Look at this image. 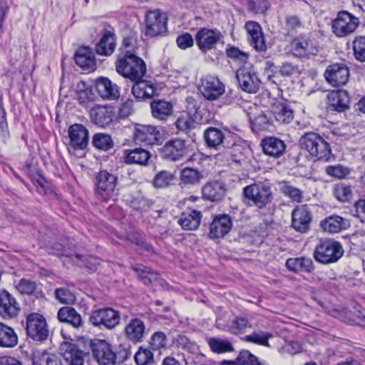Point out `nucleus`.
Wrapping results in <instances>:
<instances>
[{
	"label": "nucleus",
	"instance_id": "nucleus-1",
	"mask_svg": "<svg viewBox=\"0 0 365 365\" xmlns=\"http://www.w3.org/2000/svg\"><path fill=\"white\" fill-rule=\"evenodd\" d=\"M115 68L120 75L132 81L143 78L146 73L144 61L130 50L125 51L123 56L118 58Z\"/></svg>",
	"mask_w": 365,
	"mask_h": 365
},
{
	"label": "nucleus",
	"instance_id": "nucleus-2",
	"mask_svg": "<svg viewBox=\"0 0 365 365\" xmlns=\"http://www.w3.org/2000/svg\"><path fill=\"white\" fill-rule=\"evenodd\" d=\"M243 195L247 204L262 209L273 199L272 187L268 182L258 181L244 187Z\"/></svg>",
	"mask_w": 365,
	"mask_h": 365
},
{
	"label": "nucleus",
	"instance_id": "nucleus-3",
	"mask_svg": "<svg viewBox=\"0 0 365 365\" xmlns=\"http://www.w3.org/2000/svg\"><path fill=\"white\" fill-rule=\"evenodd\" d=\"M299 144L302 149L318 160L327 161L330 158L329 145L315 133H306L300 138Z\"/></svg>",
	"mask_w": 365,
	"mask_h": 365
},
{
	"label": "nucleus",
	"instance_id": "nucleus-4",
	"mask_svg": "<svg viewBox=\"0 0 365 365\" xmlns=\"http://www.w3.org/2000/svg\"><path fill=\"white\" fill-rule=\"evenodd\" d=\"M343 254L344 250L339 242L325 240H321L316 246L314 255L317 261L329 264L336 262Z\"/></svg>",
	"mask_w": 365,
	"mask_h": 365
},
{
	"label": "nucleus",
	"instance_id": "nucleus-5",
	"mask_svg": "<svg viewBox=\"0 0 365 365\" xmlns=\"http://www.w3.org/2000/svg\"><path fill=\"white\" fill-rule=\"evenodd\" d=\"M118 178L106 170L99 172L96 176L95 195L101 201L113 198Z\"/></svg>",
	"mask_w": 365,
	"mask_h": 365
},
{
	"label": "nucleus",
	"instance_id": "nucleus-6",
	"mask_svg": "<svg viewBox=\"0 0 365 365\" xmlns=\"http://www.w3.org/2000/svg\"><path fill=\"white\" fill-rule=\"evenodd\" d=\"M236 78L242 91L255 93L260 87L261 81L250 63H245L236 71Z\"/></svg>",
	"mask_w": 365,
	"mask_h": 365
},
{
	"label": "nucleus",
	"instance_id": "nucleus-7",
	"mask_svg": "<svg viewBox=\"0 0 365 365\" xmlns=\"http://www.w3.org/2000/svg\"><path fill=\"white\" fill-rule=\"evenodd\" d=\"M359 24L357 18L346 11H341L332 21L331 29L337 37H345L354 32Z\"/></svg>",
	"mask_w": 365,
	"mask_h": 365
},
{
	"label": "nucleus",
	"instance_id": "nucleus-8",
	"mask_svg": "<svg viewBox=\"0 0 365 365\" xmlns=\"http://www.w3.org/2000/svg\"><path fill=\"white\" fill-rule=\"evenodd\" d=\"M26 332L34 341H45L49 332L46 319L38 313L29 314L26 317Z\"/></svg>",
	"mask_w": 365,
	"mask_h": 365
},
{
	"label": "nucleus",
	"instance_id": "nucleus-9",
	"mask_svg": "<svg viewBox=\"0 0 365 365\" xmlns=\"http://www.w3.org/2000/svg\"><path fill=\"white\" fill-rule=\"evenodd\" d=\"M168 19L160 10L149 11L145 16L146 36L155 37L164 34L167 31Z\"/></svg>",
	"mask_w": 365,
	"mask_h": 365
},
{
	"label": "nucleus",
	"instance_id": "nucleus-10",
	"mask_svg": "<svg viewBox=\"0 0 365 365\" xmlns=\"http://www.w3.org/2000/svg\"><path fill=\"white\" fill-rule=\"evenodd\" d=\"M92 355L99 365H115L116 354L110 344L105 340H95L91 342Z\"/></svg>",
	"mask_w": 365,
	"mask_h": 365
},
{
	"label": "nucleus",
	"instance_id": "nucleus-11",
	"mask_svg": "<svg viewBox=\"0 0 365 365\" xmlns=\"http://www.w3.org/2000/svg\"><path fill=\"white\" fill-rule=\"evenodd\" d=\"M90 322L96 327L103 326L108 329L115 328L120 322V313L111 308H106L93 312L90 317Z\"/></svg>",
	"mask_w": 365,
	"mask_h": 365
},
{
	"label": "nucleus",
	"instance_id": "nucleus-12",
	"mask_svg": "<svg viewBox=\"0 0 365 365\" xmlns=\"http://www.w3.org/2000/svg\"><path fill=\"white\" fill-rule=\"evenodd\" d=\"M133 139L136 143L158 144L162 140V133L156 127L137 124L134 128Z\"/></svg>",
	"mask_w": 365,
	"mask_h": 365
},
{
	"label": "nucleus",
	"instance_id": "nucleus-13",
	"mask_svg": "<svg viewBox=\"0 0 365 365\" xmlns=\"http://www.w3.org/2000/svg\"><path fill=\"white\" fill-rule=\"evenodd\" d=\"M199 90L207 100H217L225 92V86L214 76H206L201 79Z\"/></svg>",
	"mask_w": 365,
	"mask_h": 365
},
{
	"label": "nucleus",
	"instance_id": "nucleus-14",
	"mask_svg": "<svg viewBox=\"0 0 365 365\" xmlns=\"http://www.w3.org/2000/svg\"><path fill=\"white\" fill-rule=\"evenodd\" d=\"M324 77L333 86H344L349 80V71L344 63L331 64L327 68Z\"/></svg>",
	"mask_w": 365,
	"mask_h": 365
},
{
	"label": "nucleus",
	"instance_id": "nucleus-15",
	"mask_svg": "<svg viewBox=\"0 0 365 365\" xmlns=\"http://www.w3.org/2000/svg\"><path fill=\"white\" fill-rule=\"evenodd\" d=\"M187 148L184 140L173 138L168 142L161 148L164 158L177 161L182 160L187 154Z\"/></svg>",
	"mask_w": 365,
	"mask_h": 365
},
{
	"label": "nucleus",
	"instance_id": "nucleus-16",
	"mask_svg": "<svg viewBox=\"0 0 365 365\" xmlns=\"http://www.w3.org/2000/svg\"><path fill=\"white\" fill-rule=\"evenodd\" d=\"M59 352L68 365H83L86 353L76 344L63 341L59 347Z\"/></svg>",
	"mask_w": 365,
	"mask_h": 365
},
{
	"label": "nucleus",
	"instance_id": "nucleus-17",
	"mask_svg": "<svg viewBox=\"0 0 365 365\" xmlns=\"http://www.w3.org/2000/svg\"><path fill=\"white\" fill-rule=\"evenodd\" d=\"M195 39L199 48L207 52L221 41L222 34L217 30L203 28L197 31Z\"/></svg>",
	"mask_w": 365,
	"mask_h": 365
},
{
	"label": "nucleus",
	"instance_id": "nucleus-18",
	"mask_svg": "<svg viewBox=\"0 0 365 365\" xmlns=\"http://www.w3.org/2000/svg\"><path fill=\"white\" fill-rule=\"evenodd\" d=\"M292 53L299 58L315 56L318 53V47L314 39L307 38H294L291 43Z\"/></svg>",
	"mask_w": 365,
	"mask_h": 365
},
{
	"label": "nucleus",
	"instance_id": "nucleus-19",
	"mask_svg": "<svg viewBox=\"0 0 365 365\" xmlns=\"http://www.w3.org/2000/svg\"><path fill=\"white\" fill-rule=\"evenodd\" d=\"M70 145L75 150H84L88 144V130L81 124H73L68 130Z\"/></svg>",
	"mask_w": 365,
	"mask_h": 365
},
{
	"label": "nucleus",
	"instance_id": "nucleus-20",
	"mask_svg": "<svg viewBox=\"0 0 365 365\" xmlns=\"http://www.w3.org/2000/svg\"><path fill=\"white\" fill-rule=\"evenodd\" d=\"M216 326L235 334L245 333L252 328L251 322L244 317H236L230 323H226L222 318H219L216 321Z\"/></svg>",
	"mask_w": 365,
	"mask_h": 365
},
{
	"label": "nucleus",
	"instance_id": "nucleus-21",
	"mask_svg": "<svg viewBox=\"0 0 365 365\" xmlns=\"http://www.w3.org/2000/svg\"><path fill=\"white\" fill-rule=\"evenodd\" d=\"M320 226L324 232L334 234L347 230L350 227V222L347 218L332 215L322 220Z\"/></svg>",
	"mask_w": 365,
	"mask_h": 365
},
{
	"label": "nucleus",
	"instance_id": "nucleus-22",
	"mask_svg": "<svg viewBox=\"0 0 365 365\" xmlns=\"http://www.w3.org/2000/svg\"><path fill=\"white\" fill-rule=\"evenodd\" d=\"M232 227V220L227 215L216 217L210 224L209 236L212 239L223 237L230 231Z\"/></svg>",
	"mask_w": 365,
	"mask_h": 365
},
{
	"label": "nucleus",
	"instance_id": "nucleus-23",
	"mask_svg": "<svg viewBox=\"0 0 365 365\" xmlns=\"http://www.w3.org/2000/svg\"><path fill=\"white\" fill-rule=\"evenodd\" d=\"M133 269L136 272L139 279L145 284H153L163 288L168 287L165 281L161 279L157 272L153 271L149 267L138 264L134 266Z\"/></svg>",
	"mask_w": 365,
	"mask_h": 365
},
{
	"label": "nucleus",
	"instance_id": "nucleus-24",
	"mask_svg": "<svg viewBox=\"0 0 365 365\" xmlns=\"http://www.w3.org/2000/svg\"><path fill=\"white\" fill-rule=\"evenodd\" d=\"M226 191L225 185L220 181L207 182L202 188L203 198L210 202H219L223 200Z\"/></svg>",
	"mask_w": 365,
	"mask_h": 365
},
{
	"label": "nucleus",
	"instance_id": "nucleus-25",
	"mask_svg": "<svg viewBox=\"0 0 365 365\" xmlns=\"http://www.w3.org/2000/svg\"><path fill=\"white\" fill-rule=\"evenodd\" d=\"M96 86L98 94L103 99L116 100L120 96L119 87L108 78H98Z\"/></svg>",
	"mask_w": 365,
	"mask_h": 365
},
{
	"label": "nucleus",
	"instance_id": "nucleus-26",
	"mask_svg": "<svg viewBox=\"0 0 365 365\" xmlns=\"http://www.w3.org/2000/svg\"><path fill=\"white\" fill-rule=\"evenodd\" d=\"M245 29L249 34L251 45L257 51H264L266 45L260 25L255 21H249L246 23Z\"/></svg>",
	"mask_w": 365,
	"mask_h": 365
},
{
	"label": "nucleus",
	"instance_id": "nucleus-27",
	"mask_svg": "<svg viewBox=\"0 0 365 365\" xmlns=\"http://www.w3.org/2000/svg\"><path fill=\"white\" fill-rule=\"evenodd\" d=\"M292 227L300 232H306L309 229L311 215L309 211L303 206L297 207L292 214Z\"/></svg>",
	"mask_w": 365,
	"mask_h": 365
},
{
	"label": "nucleus",
	"instance_id": "nucleus-28",
	"mask_svg": "<svg viewBox=\"0 0 365 365\" xmlns=\"http://www.w3.org/2000/svg\"><path fill=\"white\" fill-rule=\"evenodd\" d=\"M329 108L332 110L342 112L349 107V96L344 90L333 91L327 96Z\"/></svg>",
	"mask_w": 365,
	"mask_h": 365
},
{
	"label": "nucleus",
	"instance_id": "nucleus-29",
	"mask_svg": "<svg viewBox=\"0 0 365 365\" xmlns=\"http://www.w3.org/2000/svg\"><path fill=\"white\" fill-rule=\"evenodd\" d=\"M115 35L113 30H105L100 41L96 44V53L101 56L111 55L115 48Z\"/></svg>",
	"mask_w": 365,
	"mask_h": 365
},
{
	"label": "nucleus",
	"instance_id": "nucleus-30",
	"mask_svg": "<svg viewBox=\"0 0 365 365\" xmlns=\"http://www.w3.org/2000/svg\"><path fill=\"white\" fill-rule=\"evenodd\" d=\"M90 113L92 121L100 126H106L113 121V110L110 107L96 106Z\"/></svg>",
	"mask_w": 365,
	"mask_h": 365
},
{
	"label": "nucleus",
	"instance_id": "nucleus-31",
	"mask_svg": "<svg viewBox=\"0 0 365 365\" xmlns=\"http://www.w3.org/2000/svg\"><path fill=\"white\" fill-rule=\"evenodd\" d=\"M133 81L134 84L132 87V93L137 99L150 98L154 96L155 88L151 81L143 78Z\"/></svg>",
	"mask_w": 365,
	"mask_h": 365
},
{
	"label": "nucleus",
	"instance_id": "nucleus-32",
	"mask_svg": "<svg viewBox=\"0 0 365 365\" xmlns=\"http://www.w3.org/2000/svg\"><path fill=\"white\" fill-rule=\"evenodd\" d=\"M145 324L139 319H132L125 327L126 337L134 343L142 341L145 334Z\"/></svg>",
	"mask_w": 365,
	"mask_h": 365
},
{
	"label": "nucleus",
	"instance_id": "nucleus-33",
	"mask_svg": "<svg viewBox=\"0 0 365 365\" xmlns=\"http://www.w3.org/2000/svg\"><path fill=\"white\" fill-rule=\"evenodd\" d=\"M262 146L265 154L279 158L285 151L286 145L283 140L277 138H267L262 141Z\"/></svg>",
	"mask_w": 365,
	"mask_h": 365
},
{
	"label": "nucleus",
	"instance_id": "nucleus-34",
	"mask_svg": "<svg viewBox=\"0 0 365 365\" xmlns=\"http://www.w3.org/2000/svg\"><path fill=\"white\" fill-rule=\"evenodd\" d=\"M286 267L294 272L310 273L314 270L312 259L306 257L289 258L286 262Z\"/></svg>",
	"mask_w": 365,
	"mask_h": 365
},
{
	"label": "nucleus",
	"instance_id": "nucleus-35",
	"mask_svg": "<svg viewBox=\"0 0 365 365\" xmlns=\"http://www.w3.org/2000/svg\"><path fill=\"white\" fill-rule=\"evenodd\" d=\"M279 192L292 202L299 203L303 199V191L291 182L282 180L277 182Z\"/></svg>",
	"mask_w": 365,
	"mask_h": 365
},
{
	"label": "nucleus",
	"instance_id": "nucleus-36",
	"mask_svg": "<svg viewBox=\"0 0 365 365\" xmlns=\"http://www.w3.org/2000/svg\"><path fill=\"white\" fill-rule=\"evenodd\" d=\"M152 115L160 120H166L173 113V106L165 101H153L150 103Z\"/></svg>",
	"mask_w": 365,
	"mask_h": 365
},
{
	"label": "nucleus",
	"instance_id": "nucleus-37",
	"mask_svg": "<svg viewBox=\"0 0 365 365\" xmlns=\"http://www.w3.org/2000/svg\"><path fill=\"white\" fill-rule=\"evenodd\" d=\"M75 61L77 65L84 69L93 70L96 67L94 53L88 47L81 48L76 51Z\"/></svg>",
	"mask_w": 365,
	"mask_h": 365
},
{
	"label": "nucleus",
	"instance_id": "nucleus-38",
	"mask_svg": "<svg viewBox=\"0 0 365 365\" xmlns=\"http://www.w3.org/2000/svg\"><path fill=\"white\" fill-rule=\"evenodd\" d=\"M56 248L57 252H55V255L66 256L71 259V260L76 263L79 267H86L90 270H95L96 269V262L93 261H96V259L92 257H89L88 258L83 259L84 257L80 254H67L63 250V246L60 244L56 245Z\"/></svg>",
	"mask_w": 365,
	"mask_h": 365
},
{
	"label": "nucleus",
	"instance_id": "nucleus-39",
	"mask_svg": "<svg viewBox=\"0 0 365 365\" xmlns=\"http://www.w3.org/2000/svg\"><path fill=\"white\" fill-rule=\"evenodd\" d=\"M271 113L275 120L281 124H288L294 118L293 110L289 106L282 103L272 105Z\"/></svg>",
	"mask_w": 365,
	"mask_h": 365
},
{
	"label": "nucleus",
	"instance_id": "nucleus-40",
	"mask_svg": "<svg viewBox=\"0 0 365 365\" xmlns=\"http://www.w3.org/2000/svg\"><path fill=\"white\" fill-rule=\"evenodd\" d=\"M20 311L15 298H0V316L5 319L16 317Z\"/></svg>",
	"mask_w": 365,
	"mask_h": 365
},
{
	"label": "nucleus",
	"instance_id": "nucleus-41",
	"mask_svg": "<svg viewBox=\"0 0 365 365\" xmlns=\"http://www.w3.org/2000/svg\"><path fill=\"white\" fill-rule=\"evenodd\" d=\"M204 138L207 146L216 150L220 148L225 138L222 130L213 127L208 128L205 131Z\"/></svg>",
	"mask_w": 365,
	"mask_h": 365
},
{
	"label": "nucleus",
	"instance_id": "nucleus-42",
	"mask_svg": "<svg viewBox=\"0 0 365 365\" xmlns=\"http://www.w3.org/2000/svg\"><path fill=\"white\" fill-rule=\"evenodd\" d=\"M201 217V212L193 210L189 213H183L178 219V222L184 230H195L198 228Z\"/></svg>",
	"mask_w": 365,
	"mask_h": 365
},
{
	"label": "nucleus",
	"instance_id": "nucleus-43",
	"mask_svg": "<svg viewBox=\"0 0 365 365\" xmlns=\"http://www.w3.org/2000/svg\"><path fill=\"white\" fill-rule=\"evenodd\" d=\"M58 319L59 321L68 323L76 328L82 325L81 317L71 307L61 308L58 312Z\"/></svg>",
	"mask_w": 365,
	"mask_h": 365
},
{
	"label": "nucleus",
	"instance_id": "nucleus-44",
	"mask_svg": "<svg viewBox=\"0 0 365 365\" xmlns=\"http://www.w3.org/2000/svg\"><path fill=\"white\" fill-rule=\"evenodd\" d=\"M18 344V337L14 330L0 322V346L11 348Z\"/></svg>",
	"mask_w": 365,
	"mask_h": 365
},
{
	"label": "nucleus",
	"instance_id": "nucleus-45",
	"mask_svg": "<svg viewBox=\"0 0 365 365\" xmlns=\"http://www.w3.org/2000/svg\"><path fill=\"white\" fill-rule=\"evenodd\" d=\"M125 153V162L130 164L145 165L150 157V153L143 148L126 150Z\"/></svg>",
	"mask_w": 365,
	"mask_h": 365
},
{
	"label": "nucleus",
	"instance_id": "nucleus-46",
	"mask_svg": "<svg viewBox=\"0 0 365 365\" xmlns=\"http://www.w3.org/2000/svg\"><path fill=\"white\" fill-rule=\"evenodd\" d=\"M207 344L214 353L222 354L233 351L232 343L226 339L212 337L207 339Z\"/></svg>",
	"mask_w": 365,
	"mask_h": 365
},
{
	"label": "nucleus",
	"instance_id": "nucleus-47",
	"mask_svg": "<svg viewBox=\"0 0 365 365\" xmlns=\"http://www.w3.org/2000/svg\"><path fill=\"white\" fill-rule=\"evenodd\" d=\"M202 178V173L193 168H185L181 172L180 179L184 185H196Z\"/></svg>",
	"mask_w": 365,
	"mask_h": 365
},
{
	"label": "nucleus",
	"instance_id": "nucleus-48",
	"mask_svg": "<svg viewBox=\"0 0 365 365\" xmlns=\"http://www.w3.org/2000/svg\"><path fill=\"white\" fill-rule=\"evenodd\" d=\"M354 58L359 62H365V36H356L352 42Z\"/></svg>",
	"mask_w": 365,
	"mask_h": 365
},
{
	"label": "nucleus",
	"instance_id": "nucleus-49",
	"mask_svg": "<svg viewBox=\"0 0 365 365\" xmlns=\"http://www.w3.org/2000/svg\"><path fill=\"white\" fill-rule=\"evenodd\" d=\"M272 335L268 332L262 331H255L250 335L245 336V341L252 342L262 346H269V339Z\"/></svg>",
	"mask_w": 365,
	"mask_h": 365
},
{
	"label": "nucleus",
	"instance_id": "nucleus-50",
	"mask_svg": "<svg viewBox=\"0 0 365 365\" xmlns=\"http://www.w3.org/2000/svg\"><path fill=\"white\" fill-rule=\"evenodd\" d=\"M93 145L100 150H108L113 145L111 137L105 133H96L93 137Z\"/></svg>",
	"mask_w": 365,
	"mask_h": 365
},
{
	"label": "nucleus",
	"instance_id": "nucleus-51",
	"mask_svg": "<svg viewBox=\"0 0 365 365\" xmlns=\"http://www.w3.org/2000/svg\"><path fill=\"white\" fill-rule=\"evenodd\" d=\"M231 365H261V364L258 361L257 358L249 351L243 350L240 352L235 361L232 362Z\"/></svg>",
	"mask_w": 365,
	"mask_h": 365
},
{
	"label": "nucleus",
	"instance_id": "nucleus-52",
	"mask_svg": "<svg viewBox=\"0 0 365 365\" xmlns=\"http://www.w3.org/2000/svg\"><path fill=\"white\" fill-rule=\"evenodd\" d=\"M334 195L340 202H348L352 195L351 188L347 185L337 184L334 189Z\"/></svg>",
	"mask_w": 365,
	"mask_h": 365
},
{
	"label": "nucleus",
	"instance_id": "nucleus-53",
	"mask_svg": "<svg viewBox=\"0 0 365 365\" xmlns=\"http://www.w3.org/2000/svg\"><path fill=\"white\" fill-rule=\"evenodd\" d=\"M130 205L135 210L145 212L153 205V201L145 196L138 195L130 200Z\"/></svg>",
	"mask_w": 365,
	"mask_h": 365
},
{
	"label": "nucleus",
	"instance_id": "nucleus-54",
	"mask_svg": "<svg viewBox=\"0 0 365 365\" xmlns=\"http://www.w3.org/2000/svg\"><path fill=\"white\" fill-rule=\"evenodd\" d=\"M250 120L252 128L258 131L267 129L270 124L269 119L263 113H259L254 117H250Z\"/></svg>",
	"mask_w": 365,
	"mask_h": 365
},
{
	"label": "nucleus",
	"instance_id": "nucleus-55",
	"mask_svg": "<svg viewBox=\"0 0 365 365\" xmlns=\"http://www.w3.org/2000/svg\"><path fill=\"white\" fill-rule=\"evenodd\" d=\"M174 180V175L168 171L158 173L154 179L153 185L156 187H165L170 185Z\"/></svg>",
	"mask_w": 365,
	"mask_h": 365
},
{
	"label": "nucleus",
	"instance_id": "nucleus-56",
	"mask_svg": "<svg viewBox=\"0 0 365 365\" xmlns=\"http://www.w3.org/2000/svg\"><path fill=\"white\" fill-rule=\"evenodd\" d=\"M190 115H191L186 113L178 118L175 125L178 130L186 131L194 127L195 122Z\"/></svg>",
	"mask_w": 365,
	"mask_h": 365
},
{
	"label": "nucleus",
	"instance_id": "nucleus-57",
	"mask_svg": "<svg viewBox=\"0 0 365 365\" xmlns=\"http://www.w3.org/2000/svg\"><path fill=\"white\" fill-rule=\"evenodd\" d=\"M135 361L138 365H147L153 361V354L150 349L140 347L135 354Z\"/></svg>",
	"mask_w": 365,
	"mask_h": 365
},
{
	"label": "nucleus",
	"instance_id": "nucleus-58",
	"mask_svg": "<svg viewBox=\"0 0 365 365\" xmlns=\"http://www.w3.org/2000/svg\"><path fill=\"white\" fill-rule=\"evenodd\" d=\"M16 289L21 294L31 295L35 293L36 285L34 282L23 279L16 286Z\"/></svg>",
	"mask_w": 365,
	"mask_h": 365
},
{
	"label": "nucleus",
	"instance_id": "nucleus-59",
	"mask_svg": "<svg viewBox=\"0 0 365 365\" xmlns=\"http://www.w3.org/2000/svg\"><path fill=\"white\" fill-rule=\"evenodd\" d=\"M248 9L255 14L264 13L268 9L267 0H247Z\"/></svg>",
	"mask_w": 365,
	"mask_h": 365
},
{
	"label": "nucleus",
	"instance_id": "nucleus-60",
	"mask_svg": "<svg viewBox=\"0 0 365 365\" xmlns=\"http://www.w3.org/2000/svg\"><path fill=\"white\" fill-rule=\"evenodd\" d=\"M39 365H63L61 359L55 354L43 352L39 358Z\"/></svg>",
	"mask_w": 365,
	"mask_h": 365
},
{
	"label": "nucleus",
	"instance_id": "nucleus-61",
	"mask_svg": "<svg viewBox=\"0 0 365 365\" xmlns=\"http://www.w3.org/2000/svg\"><path fill=\"white\" fill-rule=\"evenodd\" d=\"M352 321L358 325L365 326V309L360 305H356L350 311Z\"/></svg>",
	"mask_w": 365,
	"mask_h": 365
},
{
	"label": "nucleus",
	"instance_id": "nucleus-62",
	"mask_svg": "<svg viewBox=\"0 0 365 365\" xmlns=\"http://www.w3.org/2000/svg\"><path fill=\"white\" fill-rule=\"evenodd\" d=\"M243 146L238 143H234L230 148L229 153L232 156V160L240 163L244 159Z\"/></svg>",
	"mask_w": 365,
	"mask_h": 365
},
{
	"label": "nucleus",
	"instance_id": "nucleus-63",
	"mask_svg": "<svg viewBox=\"0 0 365 365\" xmlns=\"http://www.w3.org/2000/svg\"><path fill=\"white\" fill-rule=\"evenodd\" d=\"M302 26V21L297 16L289 15L285 18V27L289 32H292Z\"/></svg>",
	"mask_w": 365,
	"mask_h": 365
},
{
	"label": "nucleus",
	"instance_id": "nucleus-64",
	"mask_svg": "<svg viewBox=\"0 0 365 365\" xmlns=\"http://www.w3.org/2000/svg\"><path fill=\"white\" fill-rule=\"evenodd\" d=\"M326 172L329 175L337 178H343L349 173L348 169L341 165L328 166Z\"/></svg>",
	"mask_w": 365,
	"mask_h": 365
}]
</instances>
